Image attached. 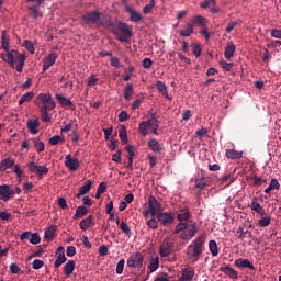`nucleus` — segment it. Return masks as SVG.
I'll return each mask as SVG.
<instances>
[{
    "instance_id": "1",
    "label": "nucleus",
    "mask_w": 281,
    "mask_h": 281,
    "mask_svg": "<svg viewBox=\"0 0 281 281\" xmlns=\"http://www.w3.org/2000/svg\"><path fill=\"white\" fill-rule=\"evenodd\" d=\"M148 131L153 133V135H159L157 131H159V121L155 114L150 115V119L147 121H143L138 124V132L143 137L148 135Z\"/></svg>"
},
{
    "instance_id": "2",
    "label": "nucleus",
    "mask_w": 281,
    "mask_h": 281,
    "mask_svg": "<svg viewBox=\"0 0 281 281\" xmlns=\"http://www.w3.org/2000/svg\"><path fill=\"white\" fill-rule=\"evenodd\" d=\"M196 232H199V229L195 224L188 225L186 222H180L177 224L173 234H180L181 240H190L196 236Z\"/></svg>"
},
{
    "instance_id": "3",
    "label": "nucleus",
    "mask_w": 281,
    "mask_h": 281,
    "mask_svg": "<svg viewBox=\"0 0 281 281\" xmlns=\"http://www.w3.org/2000/svg\"><path fill=\"white\" fill-rule=\"evenodd\" d=\"M112 34L120 43H128V38L133 36V31L128 27V24L119 22L112 27Z\"/></svg>"
},
{
    "instance_id": "4",
    "label": "nucleus",
    "mask_w": 281,
    "mask_h": 281,
    "mask_svg": "<svg viewBox=\"0 0 281 281\" xmlns=\"http://www.w3.org/2000/svg\"><path fill=\"white\" fill-rule=\"evenodd\" d=\"M203 254V237L195 238L187 249V256L190 260L199 261V256Z\"/></svg>"
},
{
    "instance_id": "5",
    "label": "nucleus",
    "mask_w": 281,
    "mask_h": 281,
    "mask_svg": "<svg viewBox=\"0 0 281 281\" xmlns=\"http://www.w3.org/2000/svg\"><path fill=\"white\" fill-rule=\"evenodd\" d=\"M34 103L38 109H56V102L52 98L50 93H38Z\"/></svg>"
},
{
    "instance_id": "6",
    "label": "nucleus",
    "mask_w": 281,
    "mask_h": 281,
    "mask_svg": "<svg viewBox=\"0 0 281 281\" xmlns=\"http://www.w3.org/2000/svg\"><path fill=\"white\" fill-rule=\"evenodd\" d=\"M161 203L155 199V196L148 198V207L143 211L144 218H149V216H155L161 212Z\"/></svg>"
},
{
    "instance_id": "7",
    "label": "nucleus",
    "mask_w": 281,
    "mask_h": 281,
    "mask_svg": "<svg viewBox=\"0 0 281 281\" xmlns=\"http://www.w3.org/2000/svg\"><path fill=\"white\" fill-rule=\"evenodd\" d=\"M22 190L19 187L12 188L9 184H1L0 186V201L8 202L14 194H21Z\"/></svg>"
},
{
    "instance_id": "8",
    "label": "nucleus",
    "mask_w": 281,
    "mask_h": 281,
    "mask_svg": "<svg viewBox=\"0 0 281 281\" xmlns=\"http://www.w3.org/2000/svg\"><path fill=\"white\" fill-rule=\"evenodd\" d=\"M82 21H85L88 25L94 24V25H104V22H102V13L98 11H91L82 15Z\"/></svg>"
},
{
    "instance_id": "9",
    "label": "nucleus",
    "mask_w": 281,
    "mask_h": 281,
    "mask_svg": "<svg viewBox=\"0 0 281 281\" xmlns=\"http://www.w3.org/2000/svg\"><path fill=\"white\" fill-rule=\"evenodd\" d=\"M127 267L130 269H142L144 267V255L142 252H134L127 259Z\"/></svg>"
},
{
    "instance_id": "10",
    "label": "nucleus",
    "mask_w": 281,
    "mask_h": 281,
    "mask_svg": "<svg viewBox=\"0 0 281 281\" xmlns=\"http://www.w3.org/2000/svg\"><path fill=\"white\" fill-rule=\"evenodd\" d=\"M26 166L30 172H32L33 175H37V177H43L49 173V168L45 166H38L34 161L29 162Z\"/></svg>"
},
{
    "instance_id": "11",
    "label": "nucleus",
    "mask_w": 281,
    "mask_h": 281,
    "mask_svg": "<svg viewBox=\"0 0 281 281\" xmlns=\"http://www.w3.org/2000/svg\"><path fill=\"white\" fill-rule=\"evenodd\" d=\"M157 221L160 223V225H164L165 227L168 225H172L175 223V213H166L161 212L157 214Z\"/></svg>"
},
{
    "instance_id": "12",
    "label": "nucleus",
    "mask_w": 281,
    "mask_h": 281,
    "mask_svg": "<svg viewBox=\"0 0 281 281\" xmlns=\"http://www.w3.org/2000/svg\"><path fill=\"white\" fill-rule=\"evenodd\" d=\"M173 247H175V243L168 239H165L159 247V255L161 256V258H168V256L172 254Z\"/></svg>"
},
{
    "instance_id": "13",
    "label": "nucleus",
    "mask_w": 281,
    "mask_h": 281,
    "mask_svg": "<svg viewBox=\"0 0 281 281\" xmlns=\"http://www.w3.org/2000/svg\"><path fill=\"white\" fill-rule=\"evenodd\" d=\"M20 239L29 240L31 245H38L41 243V236L38 233L24 232L21 234Z\"/></svg>"
},
{
    "instance_id": "14",
    "label": "nucleus",
    "mask_w": 281,
    "mask_h": 281,
    "mask_svg": "<svg viewBox=\"0 0 281 281\" xmlns=\"http://www.w3.org/2000/svg\"><path fill=\"white\" fill-rule=\"evenodd\" d=\"M14 55V65L16 63L15 69L19 74L23 72V67H25V55L16 50H12Z\"/></svg>"
},
{
    "instance_id": "15",
    "label": "nucleus",
    "mask_w": 281,
    "mask_h": 281,
    "mask_svg": "<svg viewBox=\"0 0 281 281\" xmlns=\"http://www.w3.org/2000/svg\"><path fill=\"white\" fill-rule=\"evenodd\" d=\"M65 166L71 172H76L80 168V161L77 158H74L71 155L65 157Z\"/></svg>"
},
{
    "instance_id": "16",
    "label": "nucleus",
    "mask_w": 281,
    "mask_h": 281,
    "mask_svg": "<svg viewBox=\"0 0 281 281\" xmlns=\"http://www.w3.org/2000/svg\"><path fill=\"white\" fill-rule=\"evenodd\" d=\"M56 260H55V268L58 269L61 265L67 262V257H65V248L59 246L56 250Z\"/></svg>"
},
{
    "instance_id": "17",
    "label": "nucleus",
    "mask_w": 281,
    "mask_h": 281,
    "mask_svg": "<svg viewBox=\"0 0 281 281\" xmlns=\"http://www.w3.org/2000/svg\"><path fill=\"white\" fill-rule=\"evenodd\" d=\"M58 58V55L56 53H50L48 56L44 58V65H43V71H47L49 67H54L56 65V60Z\"/></svg>"
},
{
    "instance_id": "18",
    "label": "nucleus",
    "mask_w": 281,
    "mask_h": 281,
    "mask_svg": "<svg viewBox=\"0 0 281 281\" xmlns=\"http://www.w3.org/2000/svg\"><path fill=\"white\" fill-rule=\"evenodd\" d=\"M125 10L130 14V21H132V23H139V21H142V19H144L142 16V13L137 12L132 7H126Z\"/></svg>"
},
{
    "instance_id": "19",
    "label": "nucleus",
    "mask_w": 281,
    "mask_h": 281,
    "mask_svg": "<svg viewBox=\"0 0 281 281\" xmlns=\"http://www.w3.org/2000/svg\"><path fill=\"white\" fill-rule=\"evenodd\" d=\"M180 36H182L183 38H188L190 36H192V34H194V25H192V23L188 22L184 27L180 31H178Z\"/></svg>"
},
{
    "instance_id": "20",
    "label": "nucleus",
    "mask_w": 281,
    "mask_h": 281,
    "mask_svg": "<svg viewBox=\"0 0 281 281\" xmlns=\"http://www.w3.org/2000/svg\"><path fill=\"white\" fill-rule=\"evenodd\" d=\"M14 52L10 50L8 53H1L0 54V58H2V60L4 63H7L8 65H10V67H12V69H14Z\"/></svg>"
},
{
    "instance_id": "21",
    "label": "nucleus",
    "mask_w": 281,
    "mask_h": 281,
    "mask_svg": "<svg viewBox=\"0 0 281 281\" xmlns=\"http://www.w3.org/2000/svg\"><path fill=\"white\" fill-rule=\"evenodd\" d=\"M148 148L153 153H161L164 150V144L159 143L157 139L153 138L148 142Z\"/></svg>"
},
{
    "instance_id": "22",
    "label": "nucleus",
    "mask_w": 281,
    "mask_h": 281,
    "mask_svg": "<svg viewBox=\"0 0 281 281\" xmlns=\"http://www.w3.org/2000/svg\"><path fill=\"white\" fill-rule=\"evenodd\" d=\"M236 267H241V269H251V271L256 270V267H254V263L249 261V259H243L239 258L235 260Z\"/></svg>"
},
{
    "instance_id": "23",
    "label": "nucleus",
    "mask_w": 281,
    "mask_h": 281,
    "mask_svg": "<svg viewBox=\"0 0 281 281\" xmlns=\"http://www.w3.org/2000/svg\"><path fill=\"white\" fill-rule=\"evenodd\" d=\"M93 225H95V223H93V216H91V215H89L88 217L83 218L79 223V227H80V229H82V232H87Z\"/></svg>"
},
{
    "instance_id": "24",
    "label": "nucleus",
    "mask_w": 281,
    "mask_h": 281,
    "mask_svg": "<svg viewBox=\"0 0 281 281\" xmlns=\"http://www.w3.org/2000/svg\"><path fill=\"white\" fill-rule=\"evenodd\" d=\"M26 126L32 135H37L38 126H41V123L38 122V120H29Z\"/></svg>"
},
{
    "instance_id": "25",
    "label": "nucleus",
    "mask_w": 281,
    "mask_h": 281,
    "mask_svg": "<svg viewBox=\"0 0 281 281\" xmlns=\"http://www.w3.org/2000/svg\"><path fill=\"white\" fill-rule=\"evenodd\" d=\"M220 271H222V273H225V276H228V278H232V280L238 279V272L234 270V268H231L229 266L220 268Z\"/></svg>"
},
{
    "instance_id": "26",
    "label": "nucleus",
    "mask_w": 281,
    "mask_h": 281,
    "mask_svg": "<svg viewBox=\"0 0 281 281\" xmlns=\"http://www.w3.org/2000/svg\"><path fill=\"white\" fill-rule=\"evenodd\" d=\"M88 214H89V209H87V206L85 205L78 206L72 218L74 221H78L80 218H83V216H87Z\"/></svg>"
},
{
    "instance_id": "27",
    "label": "nucleus",
    "mask_w": 281,
    "mask_h": 281,
    "mask_svg": "<svg viewBox=\"0 0 281 281\" xmlns=\"http://www.w3.org/2000/svg\"><path fill=\"white\" fill-rule=\"evenodd\" d=\"M236 53V45H234L233 42H229L226 46H225V52H224V56L225 58H227L229 60V58H234V54Z\"/></svg>"
},
{
    "instance_id": "28",
    "label": "nucleus",
    "mask_w": 281,
    "mask_h": 281,
    "mask_svg": "<svg viewBox=\"0 0 281 281\" xmlns=\"http://www.w3.org/2000/svg\"><path fill=\"white\" fill-rule=\"evenodd\" d=\"M75 269H76V261L75 260H68L64 266L65 276H67V278H69L74 273Z\"/></svg>"
},
{
    "instance_id": "29",
    "label": "nucleus",
    "mask_w": 281,
    "mask_h": 281,
    "mask_svg": "<svg viewBox=\"0 0 281 281\" xmlns=\"http://www.w3.org/2000/svg\"><path fill=\"white\" fill-rule=\"evenodd\" d=\"M225 157L227 159H233V160L243 159V151H236L234 149H226Z\"/></svg>"
},
{
    "instance_id": "30",
    "label": "nucleus",
    "mask_w": 281,
    "mask_h": 281,
    "mask_svg": "<svg viewBox=\"0 0 281 281\" xmlns=\"http://www.w3.org/2000/svg\"><path fill=\"white\" fill-rule=\"evenodd\" d=\"M91 186H93V182H91V180H87L85 186L80 188L79 193L76 195L77 199H80V196H85V194L89 193L91 191Z\"/></svg>"
},
{
    "instance_id": "31",
    "label": "nucleus",
    "mask_w": 281,
    "mask_h": 281,
    "mask_svg": "<svg viewBox=\"0 0 281 281\" xmlns=\"http://www.w3.org/2000/svg\"><path fill=\"white\" fill-rule=\"evenodd\" d=\"M1 43H2V49H4V52H10V37H8V32L7 31H2L1 32Z\"/></svg>"
},
{
    "instance_id": "32",
    "label": "nucleus",
    "mask_w": 281,
    "mask_h": 281,
    "mask_svg": "<svg viewBox=\"0 0 281 281\" xmlns=\"http://www.w3.org/2000/svg\"><path fill=\"white\" fill-rule=\"evenodd\" d=\"M14 160L10 158H5L0 162V172H5V170H10V168H13Z\"/></svg>"
},
{
    "instance_id": "33",
    "label": "nucleus",
    "mask_w": 281,
    "mask_h": 281,
    "mask_svg": "<svg viewBox=\"0 0 281 281\" xmlns=\"http://www.w3.org/2000/svg\"><path fill=\"white\" fill-rule=\"evenodd\" d=\"M44 238L48 243H50V240H54V238H56V226H49L44 233Z\"/></svg>"
},
{
    "instance_id": "34",
    "label": "nucleus",
    "mask_w": 281,
    "mask_h": 281,
    "mask_svg": "<svg viewBox=\"0 0 281 281\" xmlns=\"http://www.w3.org/2000/svg\"><path fill=\"white\" fill-rule=\"evenodd\" d=\"M192 278H194V270L190 269H182V276L179 278V281H192Z\"/></svg>"
},
{
    "instance_id": "35",
    "label": "nucleus",
    "mask_w": 281,
    "mask_h": 281,
    "mask_svg": "<svg viewBox=\"0 0 281 281\" xmlns=\"http://www.w3.org/2000/svg\"><path fill=\"white\" fill-rule=\"evenodd\" d=\"M272 190H280V182L278 179L272 178L268 188L265 189L266 194H271Z\"/></svg>"
},
{
    "instance_id": "36",
    "label": "nucleus",
    "mask_w": 281,
    "mask_h": 281,
    "mask_svg": "<svg viewBox=\"0 0 281 281\" xmlns=\"http://www.w3.org/2000/svg\"><path fill=\"white\" fill-rule=\"evenodd\" d=\"M149 273H155L159 269V257H151L148 265Z\"/></svg>"
},
{
    "instance_id": "37",
    "label": "nucleus",
    "mask_w": 281,
    "mask_h": 281,
    "mask_svg": "<svg viewBox=\"0 0 281 281\" xmlns=\"http://www.w3.org/2000/svg\"><path fill=\"white\" fill-rule=\"evenodd\" d=\"M177 218L180 222H186L190 220V211L188 209H182L178 211Z\"/></svg>"
},
{
    "instance_id": "38",
    "label": "nucleus",
    "mask_w": 281,
    "mask_h": 281,
    "mask_svg": "<svg viewBox=\"0 0 281 281\" xmlns=\"http://www.w3.org/2000/svg\"><path fill=\"white\" fill-rule=\"evenodd\" d=\"M49 111H52V109L40 108L42 122H46V123L52 122V116L49 115Z\"/></svg>"
},
{
    "instance_id": "39",
    "label": "nucleus",
    "mask_w": 281,
    "mask_h": 281,
    "mask_svg": "<svg viewBox=\"0 0 281 281\" xmlns=\"http://www.w3.org/2000/svg\"><path fill=\"white\" fill-rule=\"evenodd\" d=\"M156 89L159 91V93H161V95H164V98H170L168 95V88L161 81L156 82Z\"/></svg>"
},
{
    "instance_id": "40",
    "label": "nucleus",
    "mask_w": 281,
    "mask_h": 281,
    "mask_svg": "<svg viewBox=\"0 0 281 281\" xmlns=\"http://www.w3.org/2000/svg\"><path fill=\"white\" fill-rule=\"evenodd\" d=\"M119 137L123 144H128V135L126 134V126L122 125L120 127Z\"/></svg>"
},
{
    "instance_id": "41",
    "label": "nucleus",
    "mask_w": 281,
    "mask_h": 281,
    "mask_svg": "<svg viewBox=\"0 0 281 281\" xmlns=\"http://www.w3.org/2000/svg\"><path fill=\"white\" fill-rule=\"evenodd\" d=\"M205 20L201 15H195L191 19V24L192 25H199L200 27H205Z\"/></svg>"
},
{
    "instance_id": "42",
    "label": "nucleus",
    "mask_w": 281,
    "mask_h": 281,
    "mask_svg": "<svg viewBox=\"0 0 281 281\" xmlns=\"http://www.w3.org/2000/svg\"><path fill=\"white\" fill-rule=\"evenodd\" d=\"M56 99L58 100L59 104H61V106H72L74 104L71 103V100L63 97V94H56Z\"/></svg>"
},
{
    "instance_id": "43",
    "label": "nucleus",
    "mask_w": 281,
    "mask_h": 281,
    "mask_svg": "<svg viewBox=\"0 0 281 281\" xmlns=\"http://www.w3.org/2000/svg\"><path fill=\"white\" fill-rule=\"evenodd\" d=\"M125 100H131L133 98V83H127L124 88Z\"/></svg>"
},
{
    "instance_id": "44",
    "label": "nucleus",
    "mask_w": 281,
    "mask_h": 281,
    "mask_svg": "<svg viewBox=\"0 0 281 281\" xmlns=\"http://www.w3.org/2000/svg\"><path fill=\"white\" fill-rule=\"evenodd\" d=\"M34 148H36L37 153H44L45 151V143H43L38 138L33 139Z\"/></svg>"
},
{
    "instance_id": "45",
    "label": "nucleus",
    "mask_w": 281,
    "mask_h": 281,
    "mask_svg": "<svg viewBox=\"0 0 281 281\" xmlns=\"http://www.w3.org/2000/svg\"><path fill=\"white\" fill-rule=\"evenodd\" d=\"M34 98V92H26L19 100V105L25 104V102H30Z\"/></svg>"
},
{
    "instance_id": "46",
    "label": "nucleus",
    "mask_w": 281,
    "mask_h": 281,
    "mask_svg": "<svg viewBox=\"0 0 281 281\" xmlns=\"http://www.w3.org/2000/svg\"><path fill=\"white\" fill-rule=\"evenodd\" d=\"M209 248L212 254V256H218V245L214 239L210 240Z\"/></svg>"
},
{
    "instance_id": "47",
    "label": "nucleus",
    "mask_w": 281,
    "mask_h": 281,
    "mask_svg": "<svg viewBox=\"0 0 281 281\" xmlns=\"http://www.w3.org/2000/svg\"><path fill=\"white\" fill-rule=\"evenodd\" d=\"M259 227H269L271 225V216L262 217L258 221Z\"/></svg>"
},
{
    "instance_id": "48",
    "label": "nucleus",
    "mask_w": 281,
    "mask_h": 281,
    "mask_svg": "<svg viewBox=\"0 0 281 281\" xmlns=\"http://www.w3.org/2000/svg\"><path fill=\"white\" fill-rule=\"evenodd\" d=\"M133 71H135V67L128 66L127 69L125 70V76H123L124 82H128L131 80V77L133 76Z\"/></svg>"
},
{
    "instance_id": "49",
    "label": "nucleus",
    "mask_w": 281,
    "mask_h": 281,
    "mask_svg": "<svg viewBox=\"0 0 281 281\" xmlns=\"http://www.w3.org/2000/svg\"><path fill=\"white\" fill-rule=\"evenodd\" d=\"M23 47H25V49H27V52L30 54H34V52H35L34 43H32V41H30V40L24 41Z\"/></svg>"
},
{
    "instance_id": "50",
    "label": "nucleus",
    "mask_w": 281,
    "mask_h": 281,
    "mask_svg": "<svg viewBox=\"0 0 281 281\" xmlns=\"http://www.w3.org/2000/svg\"><path fill=\"white\" fill-rule=\"evenodd\" d=\"M60 142H65V138H63L61 136H58V135H55L49 138V144L52 146H58V144H60Z\"/></svg>"
},
{
    "instance_id": "51",
    "label": "nucleus",
    "mask_w": 281,
    "mask_h": 281,
    "mask_svg": "<svg viewBox=\"0 0 281 281\" xmlns=\"http://www.w3.org/2000/svg\"><path fill=\"white\" fill-rule=\"evenodd\" d=\"M153 8H155V0H149V3L143 9V14H150V12H153Z\"/></svg>"
},
{
    "instance_id": "52",
    "label": "nucleus",
    "mask_w": 281,
    "mask_h": 281,
    "mask_svg": "<svg viewBox=\"0 0 281 281\" xmlns=\"http://www.w3.org/2000/svg\"><path fill=\"white\" fill-rule=\"evenodd\" d=\"M147 227H149V229H157L159 227V222L153 217L147 222Z\"/></svg>"
},
{
    "instance_id": "53",
    "label": "nucleus",
    "mask_w": 281,
    "mask_h": 281,
    "mask_svg": "<svg viewBox=\"0 0 281 281\" xmlns=\"http://www.w3.org/2000/svg\"><path fill=\"white\" fill-rule=\"evenodd\" d=\"M243 22L240 20H237L235 22H231L228 23V25L226 26V33L229 34V32H232L234 30V27H236L237 25H240Z\"/></svg>"
},
{
    "instance_id": "54",
    "label": "nucleus",
    "mask_w": 281,
    "mask_h": 281,
    "mask_svg": "<svg viewBox=\"0 0 281 281\" xmlns=\"http://www.w3.org/2000/svg\"><path fill=\"white\" fill-rule=\"evenodd\" d=\"M124 265H125L124 259H121L117 262V265H116V273H117V276H122V273H124Z\"/></svg>"
},
{
    "instance_id": "55",
    "label": "nucleus",
    "mask_w": 281,
    "mask_h": 281,
    "mask_svg": "<svg viewBox=\"0 0 281 281\" xmlns=\"http://www.w3.org/2000/svg\"><path fill=\"white\" fill-rule=\"evenodd\" d=\"M43 267H45V262L41 259H34L33 260V269L38 270V269H43Z\"/></svg>"
},
{
    "instance_id": "56",
    "label": "nucleus",
    "mask_w": 281,
    "mask_h": 281,
    "mask_svg": "<svg viewBox=\"0 0 281 281\" xmlns=\"http://www.w3.org/2000/svg\"><path fill=\"white\" fill-rule=\"evenodd\" d=\"M120 229L123 232V234L131 236V227H128V224H126V222L120 224Z\"/></svg>"
},
{
    "instance_id": "57",
    "label": "nucleus",
    "mask_w": 281,
    "mask_h": 281,
    "mask_svg": "<svg viewBox=\"0 0 281 281\" xmlns=\"http://www.w3.org/2000/svg\"><path fill=\"white\" fill-rule=\"evenodd\" d=\"M131 119V115H128V112L122 111L119 114V122H127Z\"/></svg>"
},
{
    "instance_id": "58",
    "label": "nucleus",
    "mask_w": 281,
    "mask_h": 281,
    "mask_svg": "<svg viewBox=\"0 0 281 281\" xmlns=\"http://www.w3.org/2000/svg\"><path fill=\"white\" fill-rule=\"evenodd\" d=\"M250 209L252 210V212H262V205H260V203L252 201L250 204Z\"/></svg>"
},
{
    "instance_id": "59",
    "label": "nucleus",
    "mask_w": 281,
    "mask_h": 281,
    "mask_svg": "<svg viewBox=\"0 0 281 281\" xmlns=\"http://www.w3.org/2000/svg\"><path fill=\"white\" fill-rule=\"evenodd\" d=\"M222 69L225 71H232V67H234V63L220 61Z\"/></svg>"
},
{
    "instance_id": "60",
    "label": "nucleus",
    "mask_w": 281,
    "mask_h": 281,
    "mask_svg": "<svg viewBox=\"0 0 281 281\" xmlns=\"http://www.w3.org/2000/svg\"><path fill=\"white\" fill-rule=\"evenodd\" d=\"M13 172L14 175H16L18 179H21V177H23V169H21L20 165L13 166Z\"/></svg>"
},
{
    "instance_id": "61",
    "label": "nucleus",
    "mask_w": 281,
    "mask_h": 281,
    "mask_svg": "<svg viewBox=\"0 0 281 281\" xmlns=\"http://www.w3.org/2000/svg\"><path fill=\"white\" fill-rule=\"evenodd\" d=\"M98 85V78L95 75H90L88 78V87H95Z\"/></svg>"
},
{
    "instance_id": "62",
    "label": "nucleus",
    "mask_w": 281,
    "mask_h": 281,
    "mask_svg": "<svg viewBox=\"0 0 281 281\" xmlns=\"http://www.w3.org/2000/svg\"><path fill=\"white\" fill-rule=\"evenodd\" d=\"M0 218L1 221H10V218H12V213L0 211Z\"/></svg>"
},
{
    "instance_id": "63",
    "label": "nucleus",
    "mask_w": 281,
    "mask_h": 281,
    "mask_svg": "<svg viewBox=\"0 0 281 281\" xmlns=\"http://www.w3.org/2000/svg\"><path fill=\"white\" fill-rule=\"evenodd\" d=\"M270 36H272V38H279V40H281V30L272 29V30L270 31Z\"/></svg>"
},
{
    "instance_id": "64",
    "label": "nucleus",
    "mask_w": 281,
    "mask_h": 281,
    "mask_svg": "<svg viewBox=\"0 0 281 281\" xmlns=\"http://www.w3.org/2000/svg\"><path fill=\"white\" fill-rule=\"evenodd\" d=\"M66 255L68 256V258H74V256L76 255V248L74 246H68L66 249Z\"/></svg>"
}]
</instances>
